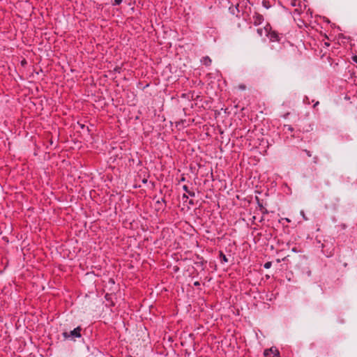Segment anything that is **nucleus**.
<instances>
[{
    "label": "nucleus",
    "instance_id": "f257e3e1",
    "mask_svg": "<svg viewBox=\"0 0 357 357\" xmlns=\"http://www.w3.org/2000/svg\"><path fill=\"white\" fill-rule=\"evenodd\" d=\"M81 331L82 328L80 326H77L73 331H70V332L65 331L62 333L63 337L65 339H70L71 340H75L77 337H81Z\"/></svg>",
    "mask_w": 357,
    "mask_h": 357
},
{
    "label": "nucleus",
    "instance_id": "f03ea898",
    "mask_svg": "<svg viewBox=\"0 0 357 357\" xmlns=\"http://www.w3.org/2000/svg\"><path fill=\"white\" fill-rule=\"evenodd\" d=\"M269 30H268V33H267V35L266 36L269 38V40L271 41V42H278L280 41V36L278 35V33L275 31H272L271 30V26L269 25Z\"/></svg>",
    "mask_w": 357,
    "mask_h": 357
},
{
    "label": "nucleus",
    "instance_id": "7ed1b4c3",
    "mask_svg": "<svg viewBox=\"0 0 357 357\" xmlns=\"http://www.w3.org/2000/svg\"><path fill=\"white\" fill-rule=\"evenodd\" d=\"M264 20L263 15L257 13H255L252 16V23L255 26L261 24Z\"/></svg>",
    "mask_w": 357,
    "mask_h": 357
},
{
    "label": "nucleus",
    "instance_id": "20e7f679",
    "mask_svg": "<svg viewBox=\"0 0 357 357\" xmlns=\"http://www.w3.org/2000/svg\"><path fill=\"white\" fill-rule=\"evenodd\" d=\"M265 357H278L279 351L275 348H271L264 351Z\"/></svg>",
    "mask_w": 357,
    "mask_h": 357
},
{
    "label": "nucleus",
    "instance_id": "39448f33",
    "mask_svg": "<svg viewBox=\"0 0 357 357\" xmlns=\"http://www.w3.org/2000/svg\"><path fill=\"white\" fill-rule=\"evenodd\" d=\"M269 29V24H267L264 28H259L257 29V32L259 36H262L263 35H267L268 30Z\"/></svg>",
    "mask_w": 357,
    "mask_h": 357
},
{
    "label": "nucleus",
    "instance_id": "423d86ee",
    "mask_svg": "<svg viewBox=\"0 0 357 357\" xmlns=\"http://www.w3.org/2000/svg\"><path fill=\"white\" fill-rule=\"evenodd\" d=\"M203 63L206 66H209L211 63V59L209 57L206 56L203 59Z\"/></svg>",
    "mask_w": 357,
    "mask_h": 357
},
{
    "label": "nucleus",
    "instance_id": "0eeeda50",
    "mask_svg": "<svg viewBox=\"0 0 357 357\" xmlns=\"http://www.w3.org/2000/svg\"><path fill=\"white\" fill-rule=\"evenodd\" d=\"M272 263L271 261H267L264 264V267L266 269L270 268L271 267Z\"/></svg>",
    "mask_w": 357,
    "mask_h": 357
},
{
    "label": "nucleus",
    "instance_id": "6e6552de",
    "mask_svg": "<svg viewBox=\"0 0 357 357\" xmlns=\"http://www.w3.org/2000/svg\"><path fill=\"white\" fill-rule=\"evenodd\" d=\"M284 129H287L288 131H291V132L293 131V130H294V128L289 125H285L284 126Z\"/></svg>",
    "mask_w": 357,
    "mask_h": 357
},
{
    "label": "nucleus",
    "instance_id": "1a4fd4ad",
    "mask_svg": "<svg viewBox=\"0 0 357 357\" xmlns=\"http://www.w3.org/2000/svg\"><path fill=\"white\" fill-rule=\"evenodd\" d=\"M122 2V0H114L113 5H119Z\"/></svg>",
    "mask_w": 357,
    "mask_h": 357
},
{
    "label": "nucleus",
    "instance_id": "9d476101",
    "mask_svg": "<svg viewBox=\"0 0 357 357\" xmlns=\"http://www.w3.org/2000/svg\"><path fill=\"white\" fill-rule=\"evenodd\" d=\"M303 151L306 153V154H307V155L308 157H311L312 156V153H311V152L310 151H308L307 149H305V150H303Z\"/></svg>",
    "mask_w": 357,
    "mask_h": 357
},
{
    "label": "nucleus",
    "instance_id": "9b49d317",
    "mask_svg": "<svg viewBox=\"0 0 357 357\" xmlns=\"http://www.w3.org/2000/svg\"><path fill=\"white\" fill-rule=\"evenodd\" d=\"M238 88H239L241 90H245V89H246V86H245V85H244V84H240V85L238 86Z\"/></svg>",
    "mask_w": 357,
    "mask_h": 357
},
{
    "label": "nucleus",
    "instance_id": "f8f14e48",
    "mask_svg": "<svg viewBox=\"0 0 357 357\" xmlns=\"http://www.w3.org/2000/svg\"><path fill=\"white\" fill-rule=\"evenodd\" d=\"M318 161H319V158H318V157H317V156H314V157L313 158V162H314V164H317V163L318 162Z\"/></svg>",
    "mask_w": 357,
    "mask_h": 357
},
{
    "label": "nucleus",
    "instance_id": "ddd939ff",
    "mask_svg": "<svg viewBox=\"0 0 357 357\" xmlns=\"http://www.w3.org/2000/svg\"><path fill=\"white\" fill-rule=\"evenodd\" d=\"M291 4L292 6H296V0H291Z\"/></svg>",
    "mask_w": 357,
    "mask_h": 357
},
{
    "label": "nucleus",
    "instance_id": "4468645a",
    "mask_svg": "<svg viewBox=\"0 0 357 357\" xmlns=\"http://www.w3.org/2000/svg\"><path fill=\"white\" fill-rule=\"evenodd\" d=\"M183 189L186 192H188L190 190H188V188L187 185H183Z\"/></svg>",
    "mask_w": 357,
    "mask_h": 357
},
{
    "label": "nucleus",
    "instance_id": "2eb2a0df",
    "mask_svg": "<svg viewBox=\"0 0 357 357\" xmlns=\"http://www.w3.org/2000/svg\"><path fill=\"white\" fill-rule=\"evenodd\" d=\"M188 193V194H189V195H190V196H191V197H195V192H194L189 191Z\"/></svg>",
    "mask_w": 357,
    "mask_h": 357
},
{
    "label": "nucleus",
    "instance_id": "dca6fc26",
    "mask_svg": "<svg viewBox=\"0 0 357 357\" xmlns=\"http://www.w3.org/2000/svg\"><path fill=\"white\" fill-rule=\"evenodd\" d=\"M188 199V197L186 195H185V194H184V195H183V200H187Z\"/></svg>",
    "mask_w": 357,
    "mask_h": 357
},
{
    "label": "nucleus",
    "instance_id": "f3484780",
    "mask_svg": "<svg viewBox=\"0 0 357 357\" xmlns=\"http://www.w3.org/2000/svg\"><path fill=\"white\" fill-rule=\"evenodd\" d=\"M353 61L357 63V56H353Z\"/></svg>",
    "mask_w": 357,
    "mask_h": 357
},
{
    "label": "nucleus",
    "instance_id": "a211bd4d",
    "mask_svg": "<svg viewBox=\"0 0 357 357\" xmlns=\"http://www.w3.org/2000/svg\"><path fill=\"white\" fill-rule=\"evenodd\" d=\"M194 285L195 286H199L200 283L198 281H196V282H194Z\"/></svg>",
    "mask_w": 357,
    "mask_h": 357
},
{
    "label": "nucleus",
    "instance_id": "6ab92c4d",
    "mask_svg": "<svg viewBox=\"0 0 357 357\" xmlns=\"http://www.w3.org/2000/svg\"><path fill=\"white\" fill-rule=\"evenodd\" d=\"M223 260L225 261H227V259L226 258V257L225 255H223Z\"/></svg>",
    "mask_w": 357,
    "mask_h": 357
},
{
    "label": "nucleus",
    "instance_id": "aec40b11",
    "mask_svg": "<svg viewBox=\"0 0 357 357\" xmlns=\"http://www.w3.org/2000/svg\"><path fill=\"white\" fill-rule=\"evenodd\" d=\"M189 203H190V204H193V202H192V200H190V201L189 202Z\"/></svg>",
    "mask_w": 357,
    "mask_h": 357
},
{
    "label": "nucleus",
    "instance_id": "412c9836",
    "mask_svg": "<svg viewBox=\"0 0 357 357\" xmlns=\"http://www.w3.org/2000/svg\"><path fill=\"white\" fill-rule=\"evenodd\" d=\"M318 104H319V102H317L314 104V107H315V106H316L317 105H318Z\"/></svg>",
    "mask_w": 357,
    "mask_h": 357
},
{
    "label": "nucleus",
    "instance_id": "4be33fe9",
    "mask_svg": "<svg viewBox=\"0 0 357 357\" xmlns=\"http://www.w3.org/2000/svg\"><path fill=\"white\" fill-rule=\"evenodd\" d=\"M292 251L296 252V248H293V249H292Z\"/></svg>",
    "mask_w": 357,
    "mask_h": 357
},
{
    "label": "nucleus",
    "instance_id": "5701e85b",
    "mask_svg": "<svg viewBox=\"0 0 357 357\" xmlns=\"http://www.w3.org/2000/svg\"><path fill=\"white\" fill-rule=\"evenodd\" d=\"M162 202L165 204V201L164 199H162Z\"/></svg>",
    "mask_w": 357,
    "mask_h": 357
}]
</instances>
